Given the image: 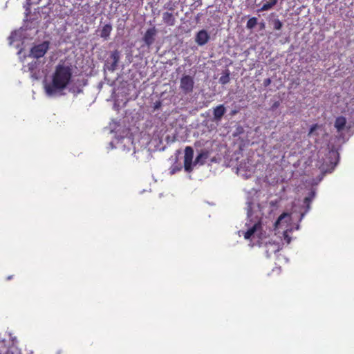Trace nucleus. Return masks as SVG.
<instances>
[{"mask_svg": "<svg viewBox=\"0 0 354 354\" xmlns=\"http://www.w3.org/2000/svg\"><path fill=\"white\" fill-rule=\"evenodd\" d=\"M66 86V66L59 64L53 75L51 82H44V89L48 96L59 94Z\"/></svg>", "mask_w": 354, "mask_h": 354, "instance_id": "obj_1", "label": "nucleus"}, {"mask_svg": "<svg viewBox=\"0 0 354 354\" xmlns=\"http://www.w3.org/2000/svg\"><path fill=\"white\" fill-rule=\"evenodd\" d=\"M194 86V78L188 75H184L180 78V88L184 94H189L193 92Z\"/></svg>", "mask_w": 354, "mask_h": 354, "instance_id": "obj_2", "label": "nucleus"}, {"mask_svg": "<svg viewBox=\"0 0 354 354\" xmlns=\"http://www.w3.org/2000/svg\"><path fill=\"white\" fill-rule=\"evenodd\" d=\"M194 156V150L192 147L187 146L185 149L184 156V168L187 172L192 171V161Z\"/></svg>", "mask_w": 354, "mask_h": 354, "instance_id": "obj_3", "label": "nucleus"}, {"mask_svg": "<svg viewBox=\"0 0 354 354\" xmlns=\"http://www.w3.org/2000/svg\"><path fill=\"white\" fill-rule=\"evenodd\" d=\"M48 48V44L46 42L35 46L30 50V56L37 59L42 57L46 54Z\"/></svg>", "mask_w": 354, "mask_h": 354, "instance_id": "obj_4", "label": "nucleus"}, {"mask_svg": "<svg viewBox=\"0 0 354 354\" xmlns=\"http://www.w3.org/2000/svg\"><path fill=\"white\" fill-rule=\"evenodd\" d=\"M156 33L157 30L155 27L150 28L145 32L142 39L147 47L149 48L153 44Z\"/></svg>", "mask_w": 354, "mask_h": 354, "instance_id": "obj_5", "label": "nucleus"}, {"mask_svg": "<svg viewBox=\"0 0 354 354\" xmlns=\"http://www.w3.org/2000/svg\"><path fill=\"white\" fill-rule=\"evenodd\" d=\"M39 62L37 60L32 61L28 64V71L30 73V77L34 80L39 78V70L38 69Z\"/></svg>", "mask_w": 354, "mask_h": 354, "instance_id": "obj_6", "label": "nucleus"}, {"mask_svg": "<svg viewBox=\"0 0 354 354\" xmlns=\"http://www.w3.org/2000/svg\"><path fill=\"white\" fill-rule=\"evenodd\" d=\"M209 39V35L205 30H200L196 35L195 41L199 46L206 44Z\"/></svg>", "mask_w": 354, "mask_h": 354, "instance_id": "obj_7", "label": "nucleus"}, {"mask_svg": "<svg viewBox=\"0 0 354 354\" xmlns=\"http://www.w3.org/2000/svg\"><path fill=\"white\" fill-rule=\"evenodd\" d=\"M110 58L112 59V63L107 66V69L110 71H114L120 60V52L118 50H115L111 52Z\"/></svg>", "mask_w": 354, "mask_h": 354, "instance_id": "obj_8", "label": "nucleus"}, {"mask_svg": "<svg viewBox=\"0 0 354 354\" xmlns=\"http://www.w3.org/2000/svg\"><path fill=\"white\" fill-rule=\"evenodd\" d=\"M226 112V109L223 104H220L214 108L213 115H214V120L216 122H219L222 117Z\"/></svg>", "mask_w": 354, "mask_h": 354, "instance_id": "obj_9", "label": "nucleus"}, {"mask_svg": "<svg viewBox=\"0 0 354 354\" xmlns=\"http://www.w3.org/2000/svg\"><path fill=\"white\" fill-rule=\"evenodd\" d=\"M209 155V153L208 151H202L197 155L196 158H195V160L194 161V165H204L205 163L206 160L208 158Z\"/></svg>", "mask_w": 354, "mask_h": 354, "instance_id": "obj_10", "label": "nucleus"}, {"mask_svg": "<svg viewBox=\"0 0 354 354\" xmlns=\"http://www.w3.org/2000/svg\"><path fill=\"white\" fill-rule=\"evenodd\" d=\"M162 21L167 26H173L176 23L174 15L169 12H165L162 14Z\"/></svg>", "mask_w": 354, "mask_h": 354, "instance_id": "obj_11", "label": "nucleus"}, {"mask_svg": "<svg viewBox=\"0 0 354 354\" xmlns=\"http://www.w3.org/2000/svg\"><path fill=\"white\" fill-rule=\"evenodd\" d=\"M112 26L111 24H105L100 30V37L104 40H108L112 31Z\"/></svg>", "mask_w": 354, "mask_h": 354, "instance_id": "obj_12", "label": "nucleus"}, {"mask_svg": "<svg viewBox=\"0 0 354 354\" xmlns=\"http://www.w3.org/2000/svg\"><path fill=\"white\" fill-rule=\"evenodd\" d=\"M346 124V119L344 116H339L335 119V127L337 132H341L345 127Z\"/></svg>", "mask_w": 354, "mask_h": 354, "instance_id": "obj_13", "label": "nucleus"}, {"mask_svg": "<svg viewBox=\"0 0 354 354\" xmlns=\"http://www.w3.org/2000/svg\"><path fill=\"white\" fill-rule=\"evenodd\" d=\"M261 227V223H255L252 227L249 228L244 234V238L245 239H249L254 234V233Z\"/></svg>", "mask_w": 354, "mask_h": 354, "instance_id": "obj_14", "label": "nucleus"}, {"mask_svg": "<svg viewBox=\"0 0 354 354\" xmlns=\"http://www.w3.org/2000/svg\"><path fill=\"white\" fill-rule=\"evenodd\" d=\"M264 1L266 2L263 3L261 8L258 10V12H263L270 10L277 3L278 0H264Z\"/></svg>", "mask_w": 354, "mask_h": 354, "instance_id": "obj_15", "label": "nucleus"}, {"mask_svg": "<svg viewBox=\"0 0 354 354\" xmlns=\"http://www.w3.org/2000/svg\"><path fill=\"white\" fill-rule=\"evenodd\" d=\"M315 197V192H311L308 196H306L304 198V203L306 205L307 210L310 209V205L313 198Z\"/></svg>", "mask_w": 354, "mask_h": 354, "instance_id": "obj_16", "label": "nucleus"}, {"mask_svg": "<svg viewBox=\"0 0 354 354\" xmlns=\"http://www.w3.org/2000/svg\"><path fill=\"white\" fill-rule=\"evenodd\" d=\"M230 82V73L227 71L225 75L219 78V82L221 84H226Z\"/></svg>", "mask_w": 354, "mask_h": 354, "instance_id": "obj_17", "label": "nucleus"}, {"mask_svg": "<svg viewBox=\"0 0 354 354\" xmlns=\"http://www.w3.org/2000/svg\"><path fill=\"white\" fill-rule=\"evenodd\" d=\"M272 24L274 30H281L283 26L282 22L279 19H274Z\"/></svg>", "mask_w": 354, "mask_h": 354, "instance_id": "obj_18", "label": "nucleus"}, {"mask_svg": "<svg viewBox=\"0 0 354 354\" xmlns=\"http://www.w3.org/2000/svg\"><path fill=\"white\" fill-rule=\"evenodd\" d=\"M257 24V19L256 17H252L247 21V28H253Z\"/></svg>", "mask_w": 354, "mask_h": 354, "instance_id": "obj_19", "label": "nucleus"}, {"mask_svg": "<svg viewBox=\"0 0 354 354\" xmlns=\"http://www.w3.org/2000/svg\"><path fill=\"white\" fill-rule=\"evenodd\" d=\"M288 215V214L287 213H283L282 214H281L277 218V221L275 222V225H278L281 223V221Z\"/></svg>", "mask_w": 354, "mask_h": 354, "instance_id": "obj_20", "label": "nucleus"}, {"mask_svg": "<svg viewBox=\"0 0 354 354\" xmlns=\"http://www.w3.org/2000/svg\"><path fill=\"white\" fill-rule=\"evenodd\" d=\"M319 127L317 124H315L310 127V131L308 132V136H310L313 133V132Z\"/></svg>", "mask_w": 354, "mask_h": 354, "instance_id": "obj_21", "label": "nucleus"}, {"mask_svg": "<svg viewBox=\"0 0 354 354\" xmlns=\"http://www.w3.org/2000/svg\"><path fill=\"white\" fill-rule=\"evenodd\" d=\"M284 240L286 241L287 243H290L291 241V238L288 236L287 232H285L283 234Z\"/></svg>", "mask_w": 354, "mask_h": 354, "instance_id": "obj_22", "label": "nucleus"}, {"mask_svg": "<svg viewBox=\"0 0 354 354\" xmlns=\"http://www.w3.org/2000/svg\"><path fill=\"white\" fill-rule=\"evenodd\" d=\"M272 81L270 78H267L263 80V86L265 87L268 86L271 84Z\"/></svg>", "mask_w": 354, "mask_h": 354, "instance_id": "obj_23", "label": "nucleus"}, {"mask_svg": "<svg viewBox=\"0 0 354 354\" xmlns=\"http://www.w3.org/2000/svg\"><path fill=\"white\" fill-rule=\"evenodd\" d=\"M71 73L70 71V69L68 67V79H67V81H68V86L71 83Z\"/></svg>", "mask_w": 354, "mask_h": 354, "instance_id": "obj_24", "label": "nucleus"}, {"mask_svg": "<svg viewBox=\"0 0 354 354\" xmlns=\"http://www.w3.org/2000/svg\"><path fill=\"white\" fill-rule=\"evenodd\" d=\"M180 169H181L180 167H173L172 169H171V174H174L176 171H180Z\"/></svg>", "mask_w": 354, "mask_h": 354, "instance_id": "obj_25", "label": "nucleus"}, {"mask_svg": "<svg viewBox=\"0 0 354 354\" xmlns=\"http://www.w3.org/2000/svg\"><path fill=\"white\" fill-rule=\"evenodd\" d=\"M28 1V4H31L32 3H39L40 2L41 0H37L36 1H34V2H30L31 0H27Z\"/></svg>", "mask_w": 354, "mask_h": 354, "instance_id": "obj_26", "label": "nucleus"}, {"mask_svg": "<svg viewBox=\"0 0 354 354\" xmlns=\"http://www.w3.org/2000/svg\"><path fill=\"white\" fill-rule=\"evenodd\" d=\"M12 277H13V276H12V275H10V276H8V277H7L6 279H7V280H10V279H12Z\"/></svg>", "mask_w": 354, "mask_h": 354, "instance_id": "obj_27", "label": "nucleus"}, {"mask_svg": "<svg viewBox=\"0 0 354 354\" xmlns=\"http://www.w3.org/2000/svg\"><path fill=\"white\" fill-rule=\"evenodd\" d=\"M279 105V103L278 102H275L273 105L274 107H277Z\"/></svg>", "mask_w": 354, "mask_h": 354, "instance_id": "obj_28", "label": "nucleus"}]
</instances>
